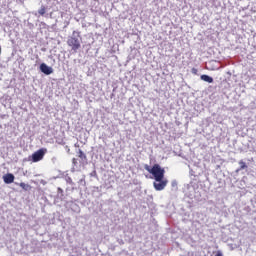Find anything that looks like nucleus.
<instances>
[{
  "label": "nucleus",
  "instance_id": "obj_10",
  "mask_svg": "<svg viewBox=\"0 0 256 256\" xmlns=\"http://www.w3.org/2000/svg\"><path fill=\"white\" fill-rule=\"evenodd\" d=\"M39 15H45V13H47V9L45 8V6H42L39 10H38Z\"/></svg>",
  "mask_w": 256,
  "mask_h": 256
},
{
  "label": "nucleus",
  "instance_id": "obj_3",
  "mask_svg": "<svg viewBox=\"0 0 256 256\" xmlns=\"http://www.w3.org/2000/svg\"><path fill=\"white\" fill-rule=\"evenodd\" d=\"M46 153H47V148H41L37 150L32 154V162L39 163V161H42L43 157H45Z\"/></svg>",
  "mask_w": 256,
  "mask_h": 256
},
{
  "label": "nucleus",
  "instance_id": "obj_1",
  "mask_svg": "<svg viewBox=\"0 0 256 256\" xmlns=\"http://www.w3.org/2000/svg\"><path fill=\"white\" fill-rule=\"evenodd\" d=\"M144 169L153 175L156 182L153 183L155 191H163L167 187L169 181L165 179V169L161 168V165L154 164L152 168L149 165H145Z\"/></svg>",
  "mask_w": 256,
  "mask_h": 256
},
{
  "label": "nucleus",
  "instance_id": "obj_2",
  "mask_svg": "<svg viewBox=\"0 0 256 256\" xmlns=\"http://www.w3.org/2000/svg\"><path fill=\"white\" fill-rule=\"evenodd\" d=\"M67 45L68 47H71L72 51H74V53H77V51H79V49H81V41H79V38L75 37V36H70L67 40Z\"/></svg>",
  "mask_w": 256,
  "mask_h": 256
},
{
  "label": "nucleus",
  "instance_id": "obj_4",
  "mask_svg": "<svg viewBox=\"0 0 256 256\" xmlns=\"http://www.w3.org/2000/svg\"><path fill=\"white\" fill-rule=\"evenodd\" d=\"M40 71L44 73V75H51V73H53V68L47 66L45 63H42L40 65Z\"/></svg>",
  "mask_w": 256,
  "mask_h": 256
},
{
  "label": "nucleus",
  "instance_id": "obj_13",
  "mask_svg": "<svg viewBox=\"0 0 256 256\" xmlns=\"http://www.w3.org/2000/svg\"><path fill=\"white\" fill-rule=\"evenodd\" d=\"M0 55H1V46H0Z\"/></svg>",
  "mask_w": 256,
  "mask_h": 256
},
{
  "label": "nucleus",
  "instance_id": "obj_5",
  "mask_svg": "<svg viewBox=\"0 0 256 256\" xmlns=\"http://www.w3.org/2000/svg\"><path fill=\"white\" fill-rule=\"evenodd\" d=\"M3 181L6 183V185H11L15 181V175L8 173L3 176Z\"/></svg>",
  "mask_w": 256,
  "mask_h": 256
},
{
  "label": "nucleus",
  "instance_id": "obj_9",
  "mask_svg": "<svg viewBox=\"0 0 256 256\" xmlns=\"http://www.w3.org/2000/svg\"><path fill=\"white\" fill-rule=\"evenodd\" d=\"M239 165H240V171H243V169H247V164L243 160L239 161Z\"/></svg>",
  "mask_w": 256,
  "mask_h": 256
},
{
  "label": "nucleus",
  "instance_id": "obj_7",
  "mask_svg": "<svg viewBox=\"0 0 256 256\" xmlns=\"http://www.w3.org/2000/svg\"><path fill=\"white\" fill-rule=\"evenodd\" d=\"M16 185H19V187H21V189H23L24 191H30L31 189V185L25 184V182L16 183Z\"/></svg>",
  "mask_w": 256,
  "mask_h": 256
},
{
  "label": "nucleus",
  "instance_id": "obj_12",
  "mask_svg": "<svg viewBox=\"0 0 256 256\" xmlns=\"http://www.w3.org/2000/svg\"><path fill=\"white\" fill-rule=\"evenodd\" d=\"M215 256H223V253H221V251H218Z\"/></svg>",
  "mask_w": 256,
  "mask_h": 256
},
{
  "label": "nucleus",
  "instance_id": "obj_11",
  "mask_svg": "<svg viewBox=\"0 0 256 256\" xmlns=\"http://www.w3.org/2000/svg\"><path fill=\"white\" fill-rule=\"evenodd\" d=\"M72 163H73V165H77V159L73 158Z\"/></svg>",
  "mask_w": 256,
  "mask_h": 256
},
{
  "label": "nucleus",
  "instance_id": "obj_8",
  "mask_svg": "<svg viewBox=\"0 0 256 256\" xmlns=\"http://www.w3.org/2000/svg\"><path fill=\"white\" fill-rule=\"evenodd\" d=\"M78 157L82 160L87 159V155H85V153L81 149L78 151Z\"/></svg>",
  "mask_w": 256,
  "mask_h": 256
},
{
  "label": "nucleus",
  "instance_id": "obj_6",
  "mask_svg": "<svg viewBox=\"0 0 256 256\" xmlns=\"http://www.w3.org/2000/svg\"><path fill=\"white\" fill-rule=\"evenodd\" d=\"M200 79L202 81H205L206 83H213V77L206 75V74L201 75Z\"/></svg>",
  "mask_w": 256,
  "mask_h": 256
}]
</instances>
